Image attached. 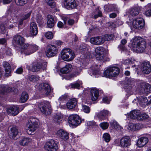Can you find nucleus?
<instances>
[{
  "label": "nucleus",
  "mask_w": 151,
  "mask_h": 151,
  "mask_svg": "<svg viewBox=\"0 0 151 151\" xmlns=\"http://www.w3.org/2000/svg\"><path fill=\"white\" fill-rule=\"evenodd\" d=\"M146 42L140 37H136L132 39L131 48L137 53L143 52L146 47Z\"/></svg>",
  "instance_id": "nucleus-1"
},
{
  "label": "nucleus",
  "mask_w": 151,
  "mask_h": 151,
  "mask_svg": "<svg viewBox=\"0 0 151 151\" xmlns=\"http://www.w3.org/2000/svg\"><path fill=\"white\" fill-rule=\"evenodd\" d=\"M62 59L67 61H72L75 58V54L70 49L66 48L63 49L61 52Z\"/></svg>",
  "instance_id": "nucleus-2"
},
{
  "label": "nucleus",
  "mask_w": 151,
  "mask_h": 151,
  "mask_svg": "<svg viewBox=\"0 0 151 151\" xmlns=\"http://www.w3.org/2000/svg\"><path fill=\"white\" fill-rule=\"evenodd\" d=\"M127 23L132 28V25L133 28L137 29H142L145 26V21L141 17L137 18L133 20L132 22L127 21Z\"/></svg>",
  "instance_id": "nucleus-3"
},
{
  "label": "nucleus",
  "mask_w": 151,
  "mask_h": 151,
  "mask_svg": "<svg viewBox=\"0 0 151 151\" xmlns=\"http://www.w3.org/2000/svg\"><path fill=\"white\" fill-rule=\"evenodd\" d=\"M119 73V68L116 67L108 68L104 72V76L107 78H111L117 76Z\"/></svg>",
  "instance_id": "nucleus-4"
},
{
  "label": "nucleus",
  "mask_w": 151,
  "mask_h": 151,
  "mask_svg": "<svg viewBox=\"0 0 151 151\" xmlns=\"http://www.w3.org/2000/svg\"><path fill=\"white\" fill-rule=\"evenodd\" d=\"M38 120L34 118H30L27 124V127L28 128L27 129V132L28 134L29 132H34L38 127ZM30 134H31L30 133Z\"/></svg>",
  "instance_id": "nucleus-5"
},
{
  "label": "nucleus",
  "mask_w": 151,
  "mask_h": 151,
  "mask_svg": "<svg viewBox=\"0 0 151 151\" xmlns=\"http://www.w3.org/2000/svg\"><path fill=\"white\" fill-rule=\"evenodd\" d=\"M47 63L43 62L42 63L34 62L32 63V66L31 70L33 72L42 71L46 70Z\"/></svg>",
  "instance_id": "nucleus-6"
},
{
  "label": "nucleus",
  "mask_w": 151,
  "mask_h": 151,
  "mask_svg": "<svg viewBox=\"0 0 151 151\" xmlns=\"http://www.w3.org/2000/svg\"><path fill=\"white\" fill-rule=\"evenodd\" d=\"M44 148L47 151H56L58 148V145L55 141L52 139L45 144Z\"/></svg>",
  "instance_id": "nucleus-7"
},
{
  "label": "nucleus",
  "mask_w": 151,
  "mask_h": 151,
  "mask_svg": "<svg viewBox=\"0 0 151 151\" xmlns=\"http://www.w3.org/2000/svg\"><path fill=\"white\" fill-rule=\"evenodd\" d=\"M138 88L142 93H147L151 92V86L144 81L138 83Z\"/></svg>",
  "instance_id": "nucleus-8"
},
{
  "label": "nucleus",
  "mask_w": 151,
  "mask_h": 151,
  "mask_svg": "<svg viewBox=\"0 0 151 151\" xmlns=\"http://www.w3.org/2000/svg\"><path fill=\"white\" fill-rule=\"evenodd\" d=\"M81 122V119L77 115L72 114L68 117V122L70 124L77 126L80 124Z\"/></svg>",
  "instance_id": "nucleus-9"
},
{
  "label": "nucleus",
  "mask_w": 151,
  "mask_h": 151,
  "mask_svg": "<svg viewBox=\"0 0 151 151\" xmlns=\"http://www.w3.org/2000/svg\"><path fill=\"white\" fill-rule=\"evenodd\" d=\"M39 108L42 113L46 115H49L51 113L52 109L50 102L48 101H46L44 105Z\"/></svg>",
  "instance_id": "nucleus-10"
},
{
  "label": "nucleus",
  "mask_w": 151,
  "mask_h": 151,
  "mask_svg": "<svg viewBox=\"0 0 151 151\" xmlns=\"http://www.w3.org/2000/svg\"><path fill=\"white\" fill-rule=\"evenodd\" d=\"M57 47L54 45H50L48 47L46 52L48 57H52L55 55L58 52Z\"/></svg>",
  "instance_id": "nucleus-11"
},
{
  "label": "nucleus",
  "mask_w": 151,
  "mask_h": 151,
  "mask_svg": "<svg viewBox=\"0 0 151 151\" xmlns=\"http://www.w3.org/2000/svg\"><path fill=\"white\" fill-rule=\"evenodd\" d=\"M63 4L64 7L68 9L75 8L77 6L75 0H64Z\"/></svg>",
  "instance_id": "nucleus-12"
},
{
  "label": "nucleus",
  "mask_w": 151,
  "mask_h": 151,
  "mask_svg": "<svg viewBox=\"0 0 151 151\" xmlns=\"http://www.w3.org/2000/svg\"><path fill=\"white\" fill-rule=\"evenodd\" d=\"M39 88L43 90L44 93L47 96L50 95L52 92L50 86L48 83H41L40 85Z\"/></svg>",
  "instance_id": "nucleus-13"
},
{
  "label": "nucleus",
  "mask_w": 151,
  "mask_h": 151,
  "mask_svg": "<svg viewBox=\"0 0 151 151\" xmlns=\"http://www.w3.org/2000/svg\"><path fill=\"white\" fill-rule=\"evenodd\" d=\"M141 70L143 73L148 74L151 72V66L149 61L144 62L142 65Z\"/></svg>",
  "instance_id": "nucleus-14"
},
{
  "label": "nucleus",
  "mask_w": 151,
  "mask_h": 151,
  "mask_svg": "<svg viewBox=\"0 0 151 151\" xmlns=\"http://www.w3.org/2000/svg\"><path fill=\"white\" fill-rule=\"evenodd\" d=\"M6 111L9 115L15 116L19 113V108L17 106H12L7 109Z\"/></svg>",
  "instance_id": "nucleus-15"
},
{
  "label": "nucleus",
  "mask_w": 151,
  "mask_h": 151,
  "mask_svg": "<svg viewBox=\"0 0 151 151\" xmlns=\"http://www.w3.org/2000/svg\"><path fill=\"white\" fill-rule=\"evenodd\" d=\"M90 41L91 44L95 45H101L104 42L103 38L101 37H91L90 38Z\"/></svg>",
  "instance_id": "nucleus-16"
},
{
  "label": "nucleus",
  "mask_w": 151,
  "mask_h": 151,
  "mask_svg": "<svg viewBox=\"0 0 151 151\" xmlns=\"http://www.w3.org/2000/svg\"><path fill=\"white\" fill-rule=\"evenodd\" d=\"M104 10L107 12L114 11L117 14L119 13V9L116 4L106 5L104 6Z\"/></svg>",
  "instance_id": "nucleus-17"
},
{
  "label": "nucleus",
  "mask_w": 151,
  "mask_h": 151,
  "mask_svg": "<svg viewBox=\"0 0 151 151\" xmlns=\"http://www.w3.org/2000/svg\"><path fill=\"white\" fill-rule=\"evenodd\" d=\"M109 114H110V113L107 110H103L96 113V115L98 117V119L100 121L104 120L106 117Z\"/></svg>",
  "instance_id": "nucleus-18"
},
{
  "label": "nucleus",
  "mask_w": 151,
  "mask_h": 151,
  "mask_svg": "<svg viewBox=\"0 0 151 151\" xmlns=\"http://www.w3.org/2000/svg\"><path fill=\"white\" fill-rule=\"evenodd\" d=\"M13 41L15 44L21 46L24 44V39L21 36L17 35L13 37Z\"/></svg>",
  "instance_id": "nucleus-19"
},
{
  "label": "nucleus",
  "mask_w": 151,
  "mask_h": 151,
  "mask_svg": "<svg viewBox=\"0 0 151 151\" xmlns=\"http://www.w3.org/2000/svg\"><path fill=\"white\" fill-rule=\"evenodd\" d=\"M120 145L122 147H127L131 145L129 137L127 136L122 137L120 141Z\"/></svg>",
  "instance_id": "nucleus-20"
},
{
  "label": "nucleus",
  "mask_w": 151,
  "mask_h": 151,
  "mask_svg": "<svg viewBox=\"0 0 151 151\" xmlns=\"http://www.w3.org/2000/svg\"><path fill=\"white\" fill-rule=\"evenodd\" d=\"M57 135L60 138L64 140H67L69 137V133L62 129L58 130L57 132Z\"/></svg>",
  "instance_id": "nucleus-21"
},
{
  "label": "nucleus",
  "mask_w": 151,
  "mask_h": 151,
  "mask_svg": "<svg viewBox=\"0 0 151 151\" xmlns=\"http://www.w3.org/2000/svg\"><path fill=\"white\" fill-rule=\"evenodd\" d=\"M37 26L34 22H31L30 24V32L32 35L35 36L38 33Z\"/></svg>",
  "instance_id": "nucleus-22"
},
{
  "label": "nucleus",
  "mask_w": 151,
  "mask_h": 151,
  "mask_svg": "<svg viewBox=\"0 0 151 151\" xmlns=\"http://www.w3.org/2000/svg\"><path fill=\"white\" fill-rule=\"evenodd\" d=\"M77 104V100L76 99L73 98L68 101L66 103L67 108L69 109H72L75 107Z\"/></svg>",
  "instance_id": "nucleus-23"
},
{
  "label": "nucleus",
  "mask_w": 151,
  "mask_h": 151,
  "mask_svg": "<svg viewBox=\"0 0 151 151\" xmlns=\"http://www.w3.org/2000/svg\"><path fill=\"white\" fill-rule=\"evenodd\" d=\"M148 142V139L147 137H141L137 141L138 146L140 147H142L146 145Z\"/></svg>",
  "instance_id": "nucleus-24"
},
{
  "label": "nucleus",
  "mask_w": 151,
  "mask_h": 151,
  "mask_svg": "<svg viewBox=\"0 0 151 151\" xmlns=\"http://www.w3.org/2000/svg\"><path fill=\"white\" fill-rule=\"evenodd\" d=\"M91 99L93 101L96 100L99 96V91L96 88H93L91 90Z\"/></svg>",
  "instance_id": "nucleus-25"
},
{
  "label": "nucleus",
  "mask_w": 151,
  "mask_h": 151,
  "mask_svg": "<svg viewBox=\"0 0 151 151\" xmlns=\"http://www.w3.org/2000/svg\"><path fill=\"white\" fill-rule=\"evenodd\" d=\"M3 65L5 69L6 73L5 76L6 77L11 76V68L9 63L6 62H4Z\"/></svg>",
  "instance_id": "nucleus-26"
},
{
  "label": "nucleus",
  "mask_w": 151,
  "mask_h": 151,
  "mask_svg": "<svg viewBox=\"0 0 151 151\" xmlns=\"http://www.w3.org/2000/svg\"><path fill=\"white\" fill-rule=\"evenodd\" d=\"M137 99L139 104L143 107L147 105L148 104V101L146 97L141 96L139 98H137Z\"/></svg>",
  "instance_id": "nucleus-27"
},
{
  "label": "nucleus",
  "mask_w": 151,
  "mask_h": 151,
  "mask_svg": "<svg viewBox=\"0 0 151 151\" xmlns=\"http://www.w3.org/2000/svg\"><path fill=\"white\" fill-rule=\"evenodd\" d=\"M29 52H24L25 55H29L36 51L38 48V47L35 45H30L29 46Z\"/></svg>",
  "instance_id": "nucleus-28"
},
{
  "label": "nucleus",
  "mask_w": 151,
  "mask_h": 151,
  "mask_svg": "<svg viewBox=\"0 0 151 151\" xmlns=\"http://www.w3.org/2000/svg\"><path fill=\"white\" fill-rule=\"evenodd\" d=\"M143 127V125L141 124H131L129 126V130L132 131L139 130Z\"/></svg>",
  "instance_id": "nucleus-29"
},
{
  "label": "nucleus",
  "mask_w": 151,
  "mask_h": 151,
  "mask_svg": "<svg viewBox=\"0 0 151 151\" xmlns=\"http://www.w3.org/2000/svg\"><path fill=\"white\" fill-rule=\"evenodd\" d=\"M18 134V131L17 127L13 126L10 129L9 131V136L12 138H14Z\"/></svg>",
  "instance_id": "nucleus-30"
},
{
  "label": "nucleus",
  "mask_w": 151,
  "mask_h": 151,
  "mask_svg": "<svg viewBox=\"0 0 151 151\" xmlns=\"http://www.w3.org/2000/svg\"><path fill=\"white\" fill-rule=\"evenodd\" d=\"M47 27L49 28H52L54 27L55 24L53 17L50 15H49L47 16Z\"/></svg>",
  "instance_id": "nucleus-31"
},
{
  "label": "nucleus",
  "mask_w": 151,
  "mask_h": 151,
  "mask_svg": "<svg viewBox=\"0 0 151 151\" xmlns=\"http://www.w3.org/2000/svg\"><path fill=\"white\" fill-rule=\"evenodd\" d=\"M140 111L139 110H134L131 111L129 116L132 119H137L138 120V117L139 116Z\"/></svg>",
  "instance_id": "nucleus-32"
},
{
  "label": "nucleus",
  "mask_w": 151,
  "mask_h": 151,
  "mask_svg": "<svg viewBox=\"0 0 151 151\" xmlns=\"http://www.w3.org/2000/svg\"><path fill=\"white\" fill-rule=\"evenodd\" d=\"M72 68V65L68 64L61 69L60 71L63 73H67L71 71Z\"/></svg>",
  "instance_id": "nucleus-33"
},
{
  "label": "nucleus",
  "mask_w": 151,
  "mask_h": 151,
  "mask_svg": "<svg viewBox=\"0 0 151 151\" xmlns=\"http://www.w3.org/2000/svg\"><path fill=\"white\" fill-rule=\"evenodd\" d=\"M31 141L32 139L31 138L27 137H24L19 141V143L21 145L24 146L27 145Z\"/></svg>",
  "instance_id": "nucleus-34"
},
{
  "label": "nucleus",
  "mask_w": 151,
  "mask_h": 151,
  "mask_svg": "<svg viewBox=\"0 0 151 151\" xmlns=\"http://www.w3.org/2000/svg\"><path fill=\"white\" fill-rule=\"evenodd\" d=\"M139 9L138 8H134L129 10L127 13L128 15L135 16L139 14Z\"/></svg>",
  "instance_id": "nucleus-35"
},
{
  "label": "nucleus",
  "mask_w": 151,
  "mask_h": 151,
  "mask_svg": "<svg viewBox=\"0 0 151 151\" xmlns=\"http://www.w3.org/2000/svg\"><path fill=\"white\" fill-rule=\"evenodd\" d=\"M28 99V94L25 92H23L22 94L20 99V101L22 103L25 102Z\"/></svg>",
  "instance_id": "nucleus-36"
},
{
  "label": "nucleus",
  "mask_w": 151,
  "mask_h": 151,
  "mask_svg": "<svg viewBox=\"0 0 151 151\" xmlns=\"http://www.w3.org/2000/svg\"><path fill=\"white\" fill-rule=\"evenodd\" d=\"M11 88L9 87L7 85H3L0 87V90L1 91L2 93L4 94L5 92H8L11 91Z\"/></svg>",
  "instance_id": "nucleus-37"
},
{
  "label": "nucleus",
  "mask_w": 151,
  "mask_h": 151,
  "mask_svg": "<svg viewBox=\"0 0 151 151\" xmlns=\"http://www.w3.org/2000/svg\"><path fill=\"white\" fill-rule=\"evenodd\" d=\"M127 40L125 39H123L122 40L121 44L118 46V48L121 50L124 51L126 49L124 46V45L126 44Z\"/></svg>",
  "instance_id": "nucleus-38"
},
{
  "label": "nucleus",
  "mask_w": 151,
  "mask_h": 151,
  "mask_svg": "<svg viewBox=\"0 0 151 151\" xmlns=\"http://www.w3.org/2000/svg\"><path fill=\"white\" fill-rule=\"evenodd\" d=\"M110 124L112 126L114 127L115 129L117 130H121L122 128L120 126L116 121H114L110 122Z\"/></svg>",
  "instance_id": "nucleus-39"
},
{
  "label": "nucleus",
  "mask_w": 151,
  "mask_h": 151,
  "mask_svg": "<svg viewBox=\"0 0 151 151\" xmlns=\"http://www.w3.org/2000/svg\"><path fill=\"white\" fill-rule=\"evenodd\" d=\"M40 77L37 76L30 75L28 76V79L30 81L35 82L37 81L39 79Z\"/></svg>",
  "instance_id": "nucleus-40"
},
{
  "label": "nucleus",
  "mask_w": 151,
  "mask_h": 151,
  "mask_svg": "<svg viewBox=\"0 0 151 151\" xmlns=\"http://www.w3.org/2000/svg\"><path fill=\"white\" fill-rule=\"evenodd\" d=\"M30 45L28 44H25L23 45L22 47L21 53V54H24L25 55V53L24 52H29V46Z\"/></svg>",
  "instance_id": "nucleus-41"
},
{
  "label": "nucleus",
  "mask_w": 151,
  "mask_h": 151,
  "mask_svg": "<svg viewBox=\"0 0 151 151\" xmlns=\"http://www.w3.org/2000/svg\"><path fill=\"white\" fill-rule=\"evenodd\" d=\"M96 57L97 60L100 61H106L104 53H101V54L96 55Z\"/></svg>",
  "instance_id": "nucleus-42"
},
{
  "label": "nucleus",
  "mask_w": 151,
  "mask_h": 151,
  "mask_svg": "<svg viewBox=\"0 0 151 151\" xmlns=\"http://www.w3.org/2000/svg\"><path fill=\"white\" fill-rule=\"evenodd\" d=\"M82 84V83L80 81H78L76 82L71 83L70 85L71 88H73L79 89L80 87Z\"/></svg>",
  "instance_id": "nucleus-43"
},
{
  "label": "nucleus",
  "mask_w": 151,
  "mask_h": 151,
  "mask_svg": "<svg viewBox=\"0 0 151 151\" xmlns=\"http://www.w3.org/2000/svg\"><path fill=\"white\" fill-rule=\"evenodd\" d=\"M102 16L101 12L99 10L96 11L95 13H93L92 15V17L94 19H96L99 17Z\"/></svg>",
  "instance_id": "nucleus-44"
},
{
  "label": "nucleus",
  "mask_w": 151,
  "mask_h": 151,
  "mask_svg": "<svg viewBox=\"0 0 151 151\" xmlns=\"http://www.w3.org/2000/svg\"><path fill=\"white\" fill-rule=\"evenodd\" d=\"M139 116L138 117V120H143L147 119L149 117L148 115L146 113H142L140 112Z\"/></svg>",
  "instance_id": "nucleus-45"
},
{
  "label": "nucleus",
  "mask_w": 151,
  "mask_h": 151,
  "mask_svg": "<svg viewBox=\"0 0 151 151\" xmlns=\"http://www.w3.org/2000/svg\"><path fill=\"white\" fill-rule=\"evenodd\" d=\"M81 52H82L83 51L84 52H88L87 55H86V58H90L93 56V52L91 50H87L85 48H82V51H81Z\"/></svg>",
  "instance_id": "nucleus-46"
},
{
  "label": "nucleus",
  "mask_w": 151,
  "mask_h": 151,
  "mask_svg": "<svg viewBox=\"0 0 151 151\" xmlns=\"http://www.w3.org/2000/svg\"><path fill=\"white\" fill-rule=\"evenodd\" d=\"M27 0H15L17 4L19 6H23L27 3Z\"/></svg>",
  "instance_id": "nucleus-47"
},
{
  "label": "nucleus",
  "mask_w": 151,
  "mask_h": 151,
  "mask_svg": "<svg viewBox=\"0 0 151 151\" xmlns=\"http://www.w3.org/2000/svg\"><path fill=\"white\" fill-rule=\"evenodd\" d=\"M95 52L96 55L101 54V53H104V49L103 48L101 47H97L95 49Z\"/></svg>",
  "instance_id": "nucleus-48"
},
{
  "label": "nucleus",
  "mask_w": 151,
  "mask_h": 151,
  "mask_svg": "<svg viewBox=\"0 0 151 151\" xmlns=\"http://www.w3.org/2000/svg\"><path fill=\"white\" fill-rule=\"evenodd\" d=\"M109 125V123L105 122L101 123L99 124V126L103 129H107Z\"/></svg>",
  "instance_id": "nucleus-49"
},
{
  "label": "nucleus",
  "mask_w": 151,
  "mask_h": 151,
  "mask_svg": "<svg viewBox=\"0 0 151 151\" xmlns=\"http://www.w3.org/2000/svg\"><path fill=\"white\" fill-rule=\"evenodd\" d=\"M113 36L112 35H106L102 38L104 42L105 41H108L111 40L112 39Z\"/></svg>",
  "instance_id": "nucleus-50"
},
{
  "label": "nucleus",
  "mask_w": 151,
  "mask_h": 151,
  "mask_svg": "<svg viewBox=\"0 0 151 151\" xmlns=\"http://www.w3.org/2000/svg\"><path fill=\"white\" fill-rule=\"evenodd\" d=\"M147 6L150 9L145 11L144 14L147 16H151V4H148Z\"/></svg>",
  "instance_id": "nucleus-51"
},
{
  "label": "nucleus",
  "mask_w": 151,
  "mask_h": 151,
  "mask_svg": "<svg viewBox=\"0 0 151 151\" xmlns=\"http://www.w3.org/2000/svg\"><path fill=\"white\" fill-rule=\"evenodd\" d=\"M103 137L106 142H109L110 139V135L107 133L104 134L103 135Z\"/></svg>",
  "instance_id": "nucleus-52"
},
{
  "label": "nucleus",
  "mask_w": 151,
  "mask_h": 151,
  "mask_svg": "<svg viewBox=\"0 0 151 151\" xmlns=\"http://www.w3.org/2000/svg\"><path fill=\"white\" fill-rule=\"evenodd\" d=\"M90 72V73L91 76H95L97 75H100V72L98 70H91Z\"/></svg>",
  "instance_id": "nucleus-53"
},
{
  "label": "nucleus",
  "mask_w": 151,
  "mask_h": 151,
  "mask_svg": "<svg viewBox=\"0 0 151 151\" xmlns=\"http://www.w3.org/2000/svg\"><path fill=\"white\" fill-rule=\"evenodd\" d=\"M82 109L83 111L86 113H89L90 111V108L89 107L85 105H82Z\"/></svg>",
  "instance_id": "nucleus-54"
},
{
  "label": "nucleus",
  "mask_w": 151,
  "mask_h": 151,
  "mask_svg": "<svg viewBox=\"0 0 151 151\" xmlns=\"http://www.w3.org/2000/svg\"><path fill=\"white\" fill-rule=\"evenodd\" d=\"M61 115H56L54 118V120L57 122H60L62 118Z\"/></svg>",
  "instance_id": "nucleus-55"
},
{
  "label": "nucleus",
  "mask_w": 151,
  "mask_h": 151,
  "mask_svg": "<svg viewBox=\"0 0 151 151\" xmlns=\"http://www.w3.org/2000/svg\"><path fill=\"white\" fill-rule=\"evenodd\" d=\"M45 37L48 39H52L53 37V35L52 33L50 32H47L45 35Z\"/></svg>",
  "instance_id": "nucleus-56"
},
{
  "label": "nucleus",
  "mask_w": 151,
  "mask_h": 151,
  "mask_svg": "<svg viewBox=\"0 0 151 151\" xmlns=\"http://www.w3.org/2000/svg\"><path fill=\"white\" fill-rule=\"evenodd\" d=\"M87 126H95L96 123L93 121H88L86 123Z\"/></svg>",
  "instance_id": "nucleus-57"
},
{
  "label": "nucleus",
  "mask_w": 151,
  "mask_h": 151,
  "mask_svg": "<svg viewBox=\"0 0 151 151\" xmlns=\"http://www.w3.org/2000/svg\"><path fill=\"white\" fill-rule=\"evenodd\" d=\"M67 95L66 94H65L63 95L62 96H61L58 99V100L60 101H63L67 99Z\"/></svg>",
  "instance_id": "nucleus-58"
},
{
  "label": "nucleus",
  "mask_w": 151,
  "mask_h": 151,
  "mask_svg": "<svg viewBox=\"0 0 151 151\" xmlns=\"http://www.w3.org/2000/svg\"><path fill=\"white\" fill-rule=\"evenodd\" d=\"M31 12L29 11L28 13H27L25 14V15L23 16V19H26L28 18L29 17H30L31 14Z\"/></svg>",
  "instance_id": "nucleus-59"
},
{
  "label": "nucleus",
  "mask_w": 151,
  "mask_h": 151,
  "mask_svg": "<svg viewBox=\"0 0 151 151\" xmlns=\"http://www.w3.org/2000/svg\"><path fill=\"white\" fill-rule=\"evenodd\" d=\"M0 29L1 30V32L4 34L6 32V27L4 25H1L0 27Z\"/></svg>",
  "instance_id": "nucleus-60"
},
{
  "label": "nucleus",
  "mask_w": 151,
  "mask_h": 151,
  "mask_svg": "<svg viewBox=\"0 0 151 151\" xmlns=\"http://www.w3.org/2000/svg\"><path fill=\"white\" fill-rule=\"evenodd\" d=\"M109 27L111 28H114L116 27V24L112 22H109L108 23Z\"/></svg>",
  "instance_id": "nucleus-61"
},
{
  "label": "nucleus",
  "mask_w": 151,
  "mask_h": 151,
  "mask_svg": "<svg viewBox=\"0 0 151 151\" xmlns=\"http://www.w3.org/2000/svg\"><path fill=\"white\" fill-rule=\"evenodd\" d=\"M110 100L107 97H105L103 99V101L104 103L109 104L110 102Z\"/></svg>",
  "instance_id": "nucleus-62"
},
{
  "label": "nucleus",
  "mask_w": 151,
  "mask_h": 151,
  "mask_svg": "<svg viewBox=\"0 0 151 151\" xmlns=\"http://www.w3.org/2000/svg\"><path fill=\"white\" fill-rule=\"evenodd\" d=\"M117 13H116H116H111L109 15V17L110 18H115L117 16Z\"/></svg>",
  "instance_id": "nucleus-63"
},
{
  "label": "nucleus",
  "mask_w": 151,
  "mask_h": 151,
  "mask_svg": "<svg viewBox=\"0 0 151 151\" xmlns=\"http://www.w3.org/2000/svg\"><path fill=\"white\" fill-rule=\"evenodd\" d=\"M64 25V24L61 21H59L57 24L58 27L60 28H62L63 27Z\"/></svg>",
  "instance_id": "nucleus-64"
}]
</instances>
